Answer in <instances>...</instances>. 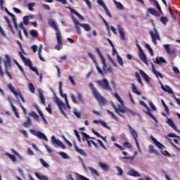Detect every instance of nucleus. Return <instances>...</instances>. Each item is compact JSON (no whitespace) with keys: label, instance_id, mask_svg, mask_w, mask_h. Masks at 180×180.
<instances>
[{"label":"nucleus","instance_id":"nucleus-55","mask_svg":"<svg viewBox=\"0 0 180 180\" xmlns=\"http://www.w3.org/2000/svg\"><path fill=\"white\" fill-rule=\"evenodd\" d=\"M116 169L118 171L117 175L119 176L123 175V169H122V168L120 167L116 166Z\"/></svg>","mask_w":180,"mask_h":180},{"label":"nucleus","instance_id":"nucleus-24","mask_svg":"<svg viewBox=\"0 0 180 180\" xmlns=\"http://www.w3.org/2000/svg\"><path fill=\"white\" fill-rule=\"evenodd\" d=\"M148 12H149L150 15H153V16H160V13L154 8H148Z\"/></svg>","mask_w":180,"mask_h":180},{"label":"nucleus","instance_id":"nucleus-13","mask_svg":"<svg viewBox=\"0 0 180 180\" xmlns=\"http://www.w3.org/2000/svg\"><path fill=\"white\" fill-rule=\"evenodd\" d=\"M112 108L115 110V111L119 115V116H121V117H124L123 115L120 113H125L126 110L123 108H117L115 104L112 103Z\"/></svg>","mask_w":180,"mask_h":180},{"label":"nucleus","instance_id":"nucleus-36","mask_svg":"<svg viewBox=\"0 0 180 180\" xmlns=\"http://www.w3.org/2000/svg\"><path fill=\"white\" fill-rule=\"evenodd\" d=\"M131 86L134 94H136V95H141V93L137 89V87H136L134 84H131Z\"/></svg>","mask_w":180,"mask_h":180},{"label":"nucleus","instance_id":"nucleus-26","mask_svg":"<svg viewBox=\"0 0 180 180\" xmlns=\"http://www.w3.org/2000/svg\"><path fill=\"white\" fill-rule=\"evenodd\" d=\"M161 88L165 92H167L168 94H172V95H174V91H172V89L169 87V86H164L163 85H162Z\"/></svg>","mask_w":180,"mask_h":180},{"label":"nucleus","instance_id":"nucleus-32","mask_svg":"<svg viewBox=\"0 0 180 180\" xmlns=\"http://www.w3.org/2000/svg\"><path fill=\"white\" fill-rule=\"evenodd\" d=\"M79 26H81V27H84L86 32H89V30H91V25L89 24H86V23L79 24Z\"/></svg>","mask_w":180,"mask_h":180},{"label":"nucleus","instance_id":"nucleus-9","mask_svg":"<svg viewBox=\"0 0 180 180\" xmlns=\"http://www.w3.org/2000/svg\"><path fill=\"white\" fill-rule=\"evenodd\" d=\"M150 34L153 43L155 45H157V40H161V38H160V34L158 33V30H157V29H155V33L154 32L150 31Z\"/></svg>","mask_w":180,"mask_h":180},{"label":"nucleus","instance_id":"nucleus-44","mask_svg":"<svg viewBox=\"0 0 180 180\" xmlns=\"http://www.w3.org/2000/svg\"><path fill=\"white\" fill-rule=\"evenodd\" d=\"M145 46L148 50L150 56H152V57H153L154 56V52H153V49H151V46H150V45L148 44H146Z\"/></svg>","mask_w":180,"mask_h":180},{"label":"nucleus","instance_id":"nucleus-25","mask_svg":"<svg viewBox=\"0 0 180 180\" xmlns=\"http://www.w3.org/2000/svg\"><path fill=\"white\" fill-rule=\"evenodd\" d=\"M39 99L41 101V103L42 105H46V98H44V96L43 95V90L39 89Z\"/></svg>","mask_w":180,"mask_h":180},{"label":"nucleus","instance_id":"nucleus-49","mask_svg":"<svg viewBox=\"0 0 180 180\" xmlns=\"http://www.w3.org/2000/svg\"><path fill=\"white\" fill-rule=\"evenodd\" d=\"M164 47L167 53V54H172V51H171V48L169 47V44L164 45Z\"/></svg>","mask_w":180,"mask_h":180},{"label":"nucleus","instance_id":"nucleus-63","mask_svg":"<svg viewBox=\"0 0 180 180\" xmlns=\"http://www.w3.org/2000/svg\"><path fill=\"white\" fill-rule=\"evenodd\" d=\"M124 147H125V148H131V144H130V143L129 142H124L123 144Z\"/></svg>","mask_w":180,"mask_h":180},{"label":"nucleus","instance_id":"nucleus-21","mask_svg":"<svg viewBox=\"0 0 180 180\" xmlns=\"http://www.w3.org/2000/svg\"><path fill=\"white\" fill-rule=\"evenodd\" d=\"M167 123L169 126H170V127H172L174 130H176V131H179L176 128V125H175V124L174 123V121H172L171 118L167 119Z\"/></svg>","mask_w":180,"mask_h":180},{"label":"nucleus","instance_id":"nucleus-29","mask_svg":"<svg viewBox=\"0 0 180 180\" xmlns=\"http://www.w3.org/2000/svg\"><path fill=\"white\" fill-rule=\"evenodd\" d=\"M6 57L7 58V60H4V67H5V70H8V68L11 67V58H9L8 55H6Z\"/></svg>","mask_w":180,"mask_h":180},{"label":"nucleus","instance_id":"nucleus-58","mask_svg":"<svg viewBox=\"0 0 180 180\" xmlns=\"http://www.w3.org/2000/svg\"><path fill=\"white\" fill-rule=\"evenodd\" d=\"M73 131H74L76 137L77 138L78 141H79V143H81V136H79L78 131H77V129H74Z\"/></svg>","mask_w":180,"mask_h":180},{"label":"nucleus","instance_id":"nucleus-34","mask_svg":"<svg viewBox=\"0 0 180 180\" xmlns=\"http://www.w3.org/2000/svg\"><path fill=\"white\" fill-rule=\"evenodd\" d=\"M114 3L115 4L117 9H120V11H123L124 9V6H123V4L119 1H116V0H114Z\"/></svg>","mask_w":180,"mask_h":180},{"label":"nucleus","instance_id":"nucleus-27","mask_svg":"<svg viewBox=\"0 0 180 180\" xmlns=\"http://www.w3.org/2000/svg\"><path fill=\"white\" fill-rule=\"evenodd\" d=\"M33 123L32 122V120H30V117H27V121L23 122L22 126L25 128L30 127Z\"/></svg>","mask_w":180,"mask_h":180},{"label":"nucleus","instance_id":"nucleus-5","mask_svg":"<svg viewBox=\"0 0 180 180\" xmlns=\"http://www.w3.org/2000/svg\"><path fill=\"white\" fill-rule=\"evenodd\" d=\"M81 134H82V141H86L87 144L89 147H92V144L93 146H94V147H96V148H98V143H96V142L92 141V140H89V139H91V136H89V135H88L86 133L82 131ZM92 143V144L91 143Z\"/></svg>","mask_w":180,"mask_h":180},{"label":"nucleus","instance_id":"nucleus-11","mask_svg":"<svg viewBox=\"0 0 180 180\" xmlns=\"http://www.w3.org/2000/svg\"><path fill=\"white\" fill-rule=\"evenodd\" d=\"M117 30L120 33L121 40L124 41L126 40V34H124V31H123V28L122 27V25H117Z\"/></svg>","mask_w":180,"mask_h":180},{"label":"nucleus","instance_id":"nucleus-59","mask_svg":"<svg viewBox=\"0 0 180 180\" xmlns=\"http://www.w3.org/2000/svg\"><path fill=\"white\" fill-rule=\"evenodd\" d=\"M46 110H47L50 115H53V111L51 109V104L48 105V106L46 108Z\"/></svg>","mask_w":180,"mask_h":180},{"label":"nucleus","instance_id":"nucleus-4","mask_svg":"<svg viewBox=\"0 0 180 180\" xmlns=\"http://www.w3.org/2000/svg\"><path fill=\"white\" fill-rule=\"evenodd\" d=\"M96 83L99 85V86H101L103 89H105V91H109V92H113V89H112V86H110V84H109V81H108L107 79H103V80H97L96 81Z\"/></svg>","mask_w":180,"mask_h":180},{"label":"nucleus","instance_id":"nucleus-48","mask_svg":"<svg viewBox=\"0 0 180 180\" xmlns=\"http://www.w3.org/2000/svg\"><path fill=\"white\" fill-rule=\"evenodd\" d=\"M88 56L89 57H90L92 59L93 63L95 64L96 63H98V60H96V58H95V56H94V54H92V53L89 52L88 53Z\"/></svg>","mask_w":180,"mask_h":180},{"label":"nucleus","instance_id":"nucleus-57","mask_svg":"<svg viewBox=\"0 0 180 180\" xmlns=\"http://www.w3.org/2000/svg\"><path fill=\"white\" fill-rule=\"evenodd\" d=\"M167 137H171L172 139L174 138H176L179 139V140H180V136H177L176 134H174V133H170L167 135Z\"/></svg>","mask_w":180,"mask_h":180},{"label":"nucleus","instance_id":"nucleus-30","mask_svg":"<svg viewBox=\"0 0 180 180\" xmlns=\"http://www.w3.org/2000/svg\"><path fill=\"white\" fill-rule=\"evenodd\" d=\"M153 4H154L155 8H158V11H159V13L162 15V10L161 9V6H160V3H158V1L153 0Z\"/></svg>","mask_w":180,"mask_h":180},{"label":"nucleus","instance_id":"nucleus-56","mask_svg":"<svg viewBox=\"0 0 180 180\" xmlns=\"http://www.w3.org/2000/svg\"><path fill=\"white\" fill-rule=\"evenodd\" d=\"M96 141H98V144H100L101 147H102V148H103L104 150H108V148H106V146H105V144H103V142H102V141H101V139H96Z\"/></svg>","mask_w":180,"mask_h":180},{"label":"nucleus","instance_id":"nucleus-43","mask_svg":"<svg viewBox=\"0 0 180 180\" xmlns=\"http://www.w3.org/2000/svg\"><path fill=\"white\" fill-rule=\"evenodd\" d=\"M39 161L41 164V165L44 167V168H49V165L47 162H46V161H44V160L43 158H40Z\"/></svg>","mask_w":180,"mask_h":180},{"label":"nucleus","instance_id":"nucleus-52","mask_svg":"<svg viewBox=\"0 0 180 180\" xmlns=\"http://www.w3.org/2000/svg\"><path fill=\"white\" fill-rule=\"evenodd\" d=\"M162 104L165 108L166 113H169V108H168V106L167 104H165V102H164V100H161Z\"/></svg>","mask_w":180,"mask_h":180},{"label":"nucleus","instance_id":"nucleus-16","mask_svg":"<svg viewBox=\"0 0 180 180\" xmlns=\"http://www.w3.org/2000/svg\"><path fill=\"white\" fill-rule=\"evenodd\" d=\"M155 64H158L160 65V64L163 63V64H167V60L162 57L158 56L155 58V61H154Z\"/></svg>","mask_w":180,"mask_h":180},{"label":"nucleus","instance_id":"nucleus-35","mask_svg":"<svg viewBox=\"0 0 180 180\" xmlns=\"http://www.w3.org/2000/svg\"><path fill=\"white\" fill-rule=\"evenodd\" d=\"M100 57L101 61L103 64V69L105 70L108 67V65H106V60H105V58L103 55H101Z\"/></svg>","mask_w":180,"mask_h":180},{"label":"nucleus","instance_id":"nucleus-47","mask_svg":"<svg viewBox=\"0 0 180 180\" xmlns=\"http://www.w3.org/2000/svg\"><path fill=\"white\" fill-rule=\"evenodd\" d=\"M117 63L120 64V65H121V67H123V65H124L123 59H122V57H120V56H119V54L117 55Z\"/></svg>","mask_w":180,"mask_h":180},{"label":"nucleus","instance_id":"nucleus-8","mask_svg":"<svg viewBox=\"0 0 180 180\" xmlns=\"http://www.w3.org/2000/svg\"><path fill=\"white\" fill-rule=\"evenodd\" d=\"M136 47L139 50V57L143 61L145 64H147V56H146V53H144V51H143V49H141V46H140V44H139V41L136 40Z\"/></svg>","mask_w":180,"mask_h":180},{"label":"nucleus","instance_id":"nucleus-2","mask_svg":"<svg viewBox=\"0 0 180 180\" xmlns=\"http://www.w3.org/2000/svg\"><path fill=\"white\" fill-rule=\"evenodd\" d=\"M89 86L99 106H105V105H107L108 100H106V98H105V97H103V95L101 94L99 91H98L96 87H95V86L94 85V83H89Z\"/></svg>","mask_w":180,"mask_h":180},{"label":"nucleus","instance_id":"nucleus-22","mask_svg":"<svg viewBox=\"0 0 180 180\" xmlns=\"http://www.w3.org/2000/svg\"><path fill=\"white\" fill-rule=\"evenodd\" d=\"M74 147L75 150H76V151L79 153V154H80L81 155H84V157H86V153H85L84 150L79 149L75 143H74Z\"/></svg>","mask_w":180,"mask_h":180},{"label":"nucleus","instance_id":"nucleus-7","mask_svg":"<svg viewBox=\"0 0 180 180\" xmlns=\"http://www.w3.org/2000/svg\"><path fill=\"white\" fill-rule=\"evenodd\" d=\"M30 133L31 134H33V136H36L38 137V139H41V140H44L45 141H49V139H47V136L43 132L40 131H36L34 129H30Z\"/></svg>","mask_w":180,"mask_h":180},{"label":"nucleus","instance_id":"nucleus-51","mask_svg":"<svg viewBox=\"0 0 180 180\" xmlns=\"http://www.w3.org/2000/svg\"><path fill=\"white\" fill-rule=\"evenodd\" d=\"M160 22H162L163 25H167V23H168V18L165 16H162L160 18Z\"/></svg>","mask_w":180,"mask_h":180},{"label":"nucleus","instance_id":"nucleus-39","mask_svg":"<svg viewBox=\"0 0 180 180\" xmlns=\"http://www.w3.org/2000/svg\"><path fill=\"white\" fill-rule=\"evenodd\" d=\"M30 34L32 37H34L35 39H37L39 37V32L34 30H32L30 31Z\"/></svg>","mask_w":180,"mask_h":180},{"label":"nucleus","instance_id":"nucleus-28","mask_svg":"<svg viewBox=\"0 0 180 180\" xmlns=\"http://www.w3.org/2000/svg\"><path fill=\"white\" fill-rule=\"evenodd\" d=\"M146 111H145V113L146 115H148V116H150V117H151V119H153V120H155V122H157V118L155 117V116H154L152 113H151V110H150V108H146Z\"/></svg>","mask_w":180,"mask_h":180},{"label":"nucleus","instance_id":"nucleus-62","mask_svg":"<svg viewBox=\"0 0 180 180\" xmlns=\"http://www.w3.org/2000/svg\"><path fill=\"white\" fill-rule=\"evenodd\" d=\"M51 141L53 143V144H58V141H60V140H57L56 139V136H51Z\"/></svg>","mask_w":180,"mask_h":180},{"label":"nucleus","instance_id":"nucleus-45","mask_svg":"<svg viewBox=\"0 0 180 180\" xmlns=\"http://www.w3.org/2000/svg\"><path fill=\"white\" fill-rule=\"evenodd\" d=\"M149 153H150V154H158L157 150L154 149V146H153V145L149 146Z\"/></svg>","mask_w":180,"mask_h":180},{"label":"nucleus","instance_id":"nucleus-1","mask_svg":"<svg viewBox=\"0 0 180 180\" xmlns=\"http://www.w3.org/2000/svg\"><path fill=\"white\" fill-rule=\"evenodd\" d=\"M49 25L56 31V36L58 44L55 46V50L60 51L61 50V44H63V39H61V32L58 29V25H57V22L53 18L49 20Z\"/></svg>","mask_w":180,"mask_h":180},{"label":"nucleus","instance_id":"nucleus-12","mask_svg":"<svg viewBox=\"0 0 180 180\" xmlns=\"http://www.w3.org/2000/svg\"><path fill=\"white\" fill-rule=\"evenodd\" d=\"M5 11L6 12V13H8L9 15V16H11V18L13 19V22L14 23V26L16 29H18V22H16V16H15V15L13 14L12 13L9 12L8 8H5Z\"/></svg>","mask_w":180,"mask_h":180},{"label":"nucleus","instance_id":"nucleus-17","mask_svg":"<svg viewBox=\"0 0 180 180\" xmlns=\"http://www.w3.org/2000/svg\"><path fill=\"white\" fill-rule=\"evenodd\" d=\"M127 175H129V176H138V177L141 176L140 173H139L138 172H136L134 169L129 170V172H127Z\"/></svg>","mask_w":180,"mask_h":180},{"label":"nucleus","instance_id":"nucleus-60","mask_svg":"<svg viewBox=\"0 0 180 180\" xmlns=\"http://www.w3.org/2000/svg\"><path fill=\"white\" fill-rule=\"evenodd\" d=\"M74 115L78 118V119H81V112L77 111V110H74L73 111Z\"/></svg>","mask_w":180,"mask_h":180},{"label":"nucleus","instance_id":"nucleus-18","mask_svg":"<svg viewBox=\"0 0 180 180\" xmlns=\"http://www.w3.org/2000/svg\"><path fill=\"white\" fill-rule=\"evenodd\" d=\"M152 72H153L154 75H155L156 78H161L162 79V75L161 74V72L157 71V70H155V68L154 67V65L152 64Z\"/></svg>","mask_w":180,"mask_h":180},{"label":"nucleus","instance_id":"nucleus-50","mask_svg":"<svg viewBox=\"0 0 180 180\" xmlns=\"http://www.w3.org/2000/svg\"><path fill=\"white\" fill-rule=\"evenodd\" d=\"M89 171L94 175H96V176H99V173H98V171L96 169H94V167H89Z\"/></svg>","mask_w":180,"mask_h":180},{"label":"nucleus","instance_id":"nucleus-14","mask_svg":"<svg viewBox=\"0 0 180 180\" xmlns=\"http://www.w3.org/2000/svg\"><path fill=\"white\" fill-rule=\"evenodd\" d=\"M93 123H95L96 124H98V123H100V124H102V126H103V127H105V129H108V130H110V127L108 126V124H106L103 120H94L93 121Z\"/></svg>","mask_w":180,"mask_h":180},{"label":"nucleus","instance_id":"nucleus-54","mask_svg":"<svg viewBox=\"0 0 180 180\" xmlns=\"http://www.w3.org/2000/svg\"><path fill=\"white\" fill-rule=\"evenodd\" d=\"M105 13L109 16V18H112V14L110 13V11H109V8L106 6H104L103 7Z\"/></svg>","mask_w":180,"mask_h":180},{"label":"nucleus","instance_id":"nucleus-61","mask_svg":"<svg viewBox=\"0 0 180 180\" xmlns=\"http://www.w3.org/2000/svg\"><path fill=\"white\" fill-rule=\"evenodd\" d=\"M77 98L82 103H84V97L82 96V94L81 93H77Z\"/></svg>","mask_w":180,"mask_h":180},{"label":"nucleus","instance_id":"nucleus-37","mask_svg":"<svg viewBox=\"0 0 180 180\" xmlns=\"http://www.w3.org/2000/svg\"><path fill=\"white\" fill-rule=\"evenodd\" d=\"M4 19H5L6 22H7V25H8L9 29H11V30H13V27L12 26V24L11 23V20H9L8 16H4Z\"/></svg>","mask_w":180,"mask_h":180},{"label":"nucleus","instance_id":"nucleus-20","mask_svg":"<svg viewBox=\"0 0 180 180\" xmlns=\"http://www.w3.org/2000/svg\"><path fill=\"white\" fill-rule=\"evenodd\" d=\"M98 165L103 169V171H105V172H108V171H109V169H110L109 165H106V163L99 162Z\"/></svg>","mask_w":180,"mask_h":180},{"label":"nucleus","instance_id":"nucleus-46","mask_svg":"<svg viewBox=\"0 0 180 180\" xmlns=\"http://www.w3.org/2000/svg\"><path fill=\"white\" fill-rule=\"evenodd\" d=\"M23 23L25 26H29V15L23 17Z\"/></svg>","mask_w":180,"mask_h":180},{"label":"nucleus","instance_id":"nucleus-10","mask_svg":"<svg viewBox=\"0 0 180 180\" xmlns=\"http://www.w3.org/2000/svg\"><path fill=\"white\" fill-rule=\"evenodd\" d=\"M56 103L60 109V111L61 112L62 115H64L65 116V112H64L63 109H65V104L60 100V98H56Z\"/></svg>","mask_w":180,"mask_h":180},{"label":"nucleus","instance_id":"nucleus-33","mask_svg":"<svg viewBox=\"0 0 180 180\" xmlns=\"http://www.w3.org/2000/svg\"><path fill=\"white\" fill-rule=\"evenodd\" d=\"M29 116L31 117H34L35 120H39L40 117H39V115L34 111H32L31 112H29Z\"/></svg>","mask_w":180,"mask_h":180},{"label":"nucleus","instance_id":"nucleus-53","mask_svg":"<svg viewBox=\"0 0 180 180\" xmlns=\"http://www.w3.org/2000/svg\"><path fill=\"white\" fill-rule=\"evenodd\" d=\"M94 64L96 65V70H97L98 72H99L101 74V75H103V71H102V69H101V68L98 65V62H96Z\"/></svg>","mask_w":180,"mask_h":180},{"label":"nucleus","instance_id":"nucleus-40","mask_svg":"<svg viewBox=\"0 0 180 180\" xmlns=\"http://www.w3.org/2000/svg\"><path fill=\"white\" fill-rule=\"evenodd\" d=\"M11 153H13V154H14L15 155H17L19 160H23V157H22L20 154L18 153V151H16L15 149L12 148Z\"/></svg>","mask_w":180,"mask_h":180},{"label":"nucleus","instance_id":"nucleus-42","mask_svg":"<svg viewBox=\"0 0 180 180\" xmlns=\"http://www.w3.org/2000/svg\"><path fill=\"white\" fill-rule=\"evenodd\" d=\"M107 112L108 113V115H110V116L112 117V119H114V120H116L117 122H118L119 118L115 116V113H113L112 111L109 110H107Z\"/></svg>","mask_w":180,"mask_h":180},{"label":"nucleus","instance_id":"nucleus-41","mask_svg":"<svg viewBox=\"0 0 180 180\" xmlns=\"http://www.w3.org/2000/svg\"><path fill=\"white\" fill-rule=\"evenodd\" d=\"M6 155H7V157H9L13 162H16V157H15V155H11L9 153H6Z\"/></svg>","mask_w":180,"mask_h":180},{"label":"nucleus","instance_id":"nucleus-64","mask_svg":"<svg viewBox=\"0 0 180 180\" xmlns=\"http://www.w3.org/2000/svg\"><path fill=\"white\" fill-rule=\"evenodd\" d=\"M34 5H36V4H34V3L28 4V9L30 11H33V7L34 6Z\"/></svg>","mask_w":180,"mask_h":180},{"label":"nucleus","instance_id":"nucleus-6","mask_svg":"<svg viewBox=\"0 0 180 180\" xmlns=\"http://www.w3.org/2000/svg\"><path fill=\"white\" fill-rule=\"evenodd\" d=\"M128 127H129V130L136 143V146L138 150L140 151V144L139 143V141L137 140V139H139V134H137V131H136V130H134V129H133V127H131L130 125H128Z\"/></svg>","mask_w":180,"mask_h":180},{"label":"nucleus","instance_id":"nucleus-31","mask_svg":"<svg viewBox=\"0 0 180 180\" xmlns=\"http://www.w3.org/2000/svg\"><path fill=\"white\" fill-rule=\"evenodd\" d=\"M34 175L39 180H49V177H47L44 175H41L40 174H39L37 172H35Z\"/></svg>","mask_w":180,"mask_h":180},{"label":"nucleus","instance_id":"nucleus-19","mask_svg":"<svg viewBox=\"0 0 180 180\" xmlns=\"http://www.w3.org/2000/svg\"><path fill=\"white\" fill-rule=\"evenodd\" d=\"M39 115H40V117H41L42 120H44V123H46V124H47V120H46V117H44V114H43V112H41V110H40V108H39V105H36L35 106Z\"/></svg>","mask_w":180,"mask_h":180},{"label":"nucleus","instance_id":"nucleus-3","mask_svg":"<svg viewBox=\"0 0 180 180\" xmlns=\"http://www.w3.org/2000/svg\"><path fill=\"white\" fill-rule=\"evenodd\" d=\"M19 56L20 58L22 60L23 63L27 67H29L32 71L35 72L36 75L39 76V70H37V68L33 67V63L30 59H27L23 54H22V52H19Z\"/></svg>","mask_w":180,"mask_h":180},{"label":"nucleus","instance_id":"nucleus-23","mask_svg":"<svg viewBox=\"0 0 180 180\" xmlns=\"http://www.w3.org/2000/svg\"><path fill=\"white\" fill-rule=\"evenodd\" d=\"M139 73L141 74V75L143 77V79L146 82L150 83V77H148V75H147V74H146V72H144L143 70H139Z\"/></svg>","mask_w":180,"mask_h":180},{"label":"nucleus","instance_id":"nucleus-15","mask_svg":"<svg viewBox=\"0 0 180 180\" xmlns=\"http://www.w3.org/2000/svg\"><path fill=\"white\" fill-rule=\"evenodd\" d=\"M152 140L153 141V143H155V146L160 148V150H164V148H165V146L164 145H162V143H161L160 142H159L158 141H157V139L154 137L152 136Z\"/></svg>","mask_w":180,"mask_h":180},{"label":"nucleus","instance_id":"nucleus-38","mask_svg":"<svg viewBox=\"0 0 180 180\" xmlns=\"http://www.w3.org/2000/svg\"><path fill=\"white\" fill-rule=\"evenodd\" d=\"M28 86H29V89L32 94H36V89L34 88L33 83H30Z\"/></svg>","mask_w":180,"mask_h":180}]
</instances>
